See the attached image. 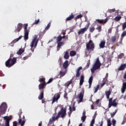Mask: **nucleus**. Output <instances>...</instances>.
<instances>
[{
	"label": "nucleus",
	"mask_w": 126,
	"mask_h": 126,
	"mask_svg": "<svg viewBox=\"0 0 126 126\" xmlns=\"http://www.w3.org/2000/svg\"><path fill=\"white\" fill-rule=\"evenodd\" d=\"M53 81V78H50L49 81H48L47 83H51V82H52Z\"/></svg>",
	"instance_id": "62"
},
{
	"label": "nucleus",
	"mask_w": 126,
	"mask_h": 126,
	"mask_svg": "<svg viewBox=\"0 0 126 126\" xmlns=\"http://www.w3.org/2000/svg\"><path fill=\"white\" fill-rule=\"evenodd\" d=\"M89 26H90V23H88L86 26L85 27L82 29H81L78 32V35L83 34L88 30V28H89Z\"/></svg>",
	"instance_id": "5"
},
{
	"label": "nucleus",
	"mask_w": 126,
	"mask_h": 126,
	"mask_svg": "<svg viewBox=\"0 0 126 126\" xmlns=\"http://www.w3.org/2000/svg\"><path fill=\"white\" fill-rule=\"evenodd\" d=\"M13 64H14V63H5V65L7 67H11Z\"/></svg>",
	"instance_id": "43"
},
{
	"label": "nucleus",
	"mask_w": 126,
	"mask_h": 126,
	"mask_svg": "<svg viewBox=\"0 0 126 126\" xmlns=\"http://www.w3.org/2000/svg\"><path fill=\"white\" fill-rule=\"evenodd\" d=\"M46 85H47V83H46V82H43L42 84H40L38 85L39 90H41V89L46 88Z\"/></svg>",
	"instance_id": "19"
},
{
	"label": "nucleus",
	"mask_w": 126,
	"mask_h": 126,
	"mask_svg": "<svg viewBox=\"0 0 126 126\" xmlns=\"http://www.w3.org/2000/svg\"><path fill=\"white\" fill-rule=\"evenodd\" d=\"M68 65H69V64L63 63V67L64 68H65V69L66 68H67V66H68Z\"/></svg>",
	"instance_id": "51"
},
{
	"label": "nucleus",
	"mask_w": 126,
	"mask_h": 126,
	"mask_svg": "<svg viewBox=\"0 0 126 126\" xmlns=\"http://www.w3.org/2000/svg\"><path fill=\"white\" fill-rule=\"evenodd\" d=\"M84 96V90H82V92H80L79 94L77 95V98L80 99L79 103H81L83 100V97Z\"/></svg>",
	"instance_id": "10"
},
{
	"label": "nucleus",
	"mask_w": 126,
	"mask_h": 126,
	"mask_svg": "<svg viewBox=\"0 0 126 126\" xmlns=\"http://www.w3.org/2000/svg\"><path fill=\"white\" fill-rule=\"evenodd\" d=\"M13 58V59H12ZM17 61L16 58H13V54H11L10 56V58L5 63H15Z\"/></svg>",
	"instance_id": "8"
},
{
	"label": "nucleus",
	"mask_w": 126,
	"mask_h": 126,
	"mask_svg": "<svg viewBox=\"0 0 126 126\" xmlns=\"http://www.w3.org/2000/svg\"><path fill=\"white\" fill-rule=\"evenodd\" d=\"M44 98V90H42L40 93V95L38 97L39 100H42Z\"/></svg>",
	"instance_id": "24"
},
{
	"label": "nucleus",
	"mask_w": 126,
	"mask_h": 126,
	"mask_svg": "<svg viewBox=\"0 0 126 126\" xmlns=\"http://www.w3.org/2000/svg\"><path fill=\"white\" fill-rule=\"evenodd\" d=\"M125 57V54L124 53H121L118 56V59H123Z\"/></svg>",
	"instance_id": "37"
},
{
	"label": "nucleus",
	"mask_w": 126,
	"mask_h": 126,
	"mask_svg": "<svg viewBox=\"0 0 126 126\" xmlns=\"http://www.w3.org/2000/svg\"><path fill=\"white\" fill-rule=\"evenodd\" d=\"M111 94V91H108L105 92V95L106 96L107 99H109L110 98V95Z\"/></svg>",
	"instance_id": "28"
},
{
	"label": "nucleus",
	"mask_w": 126,
	"mask_h": 126,
	"mask_svg": "<svg viewBox=\"0 0 126 126\" xmlns=\"http://www.w3.org/2000/svg\"><path fill=\"white\" fill-rule=\"evenodd\" d=\"M24 52L23 50L22 49H20L18 52H17V55H19V56H21V54Z\"/></svg>",
	"instance_id": "39"
},
{
	"label": "nucleus",
	"mask_w": 126,
	"mask_h": 126,
	"mask_svg": "<svg viewBox=\"0 0 126 126\" xmlns=\"http://www.w3.org/2000/svg\"><path fill=\"white\" fill-rule=\"evenodd\" d=\"M5 126H9V120H6L5 123Z\"/></svg>",
	"instance_id": "49"
},
{
	"label": "nucleus",
	"mask_w": 126,
	"mask_h": 126,
	"mask_svg": "<svg viewBox=\"0 0 126 126\" xmlns=\"http://www.w3.org/2000/svg\"><path fill=\"white\" fill-rule=\"evenodd\" d=\"M28 27V24H25L24 25V39L25 40H28L29 37L28 36L29 35V32H30V30L27 29Z\"/></svg>",
	"instance_id": "4"
},
{
	"label": "nucleus",
	"mask_w": 126,
	"mask_h": 126,
	"mask_svg": "<svg viewBox=\"0 0 126 126\" xmlns=\"http://www.w3.org/2000/svg\"><path fill=\"white\" fill-rule=\"evenodd\" d=\"M40 22V19H38L37 20H35V22L32 24V25L35 24H38Z\"/></svg>",
	"instance_id": "46"
},
{
	"label": "nucleus",
	"mask_w": 126,
	"mask_h": 126,
	"mask_svg": "<svg viewBox=\"0 0 126 126\" xmlns=\"http://www.w3.org/2000/svg\"><path fill=\"white\" fill-rule=\"evenodd\" d=\"M126 67V64H122L118 68V70H125Z\"/></svg>",
	"instance_id": "26"
},
{
	"label": "nucleus",
	"mask_w": 126,
	"mask_h": 126,
	"mask_svg": "<svg viewBox=\"0 0 126 126\" xmlns=\"http://www.w3.org/2000/svg\"><path fill=\"white\" fill-rule=\"evenodd\" d=\"M59 98H61V95L59 94H56L54 97H53V100L52 104H53L56 101H58L59 100Z\"/></svg>",
	"instance_id": "13"
},
{
	"label": "nucleus",
	"mask_w": 126,
	"mask_h": 126,
	"mask_svg": "<svg viewBox=\"0 0 126 126\" xmlns=\"http://www.w3.org/2000/svg\"><path fill=\"white\" fill-rule=\"evenodd\" d=\"M115 11H116V9H112L109 10V12H110V13H112V12H115Z\"/></svg>",
	"instance_id": "56"
},
{
	"label": "nucleus",
	"mask_w": 126,
	"mask_h": 126,
	"mask_svg": "<svg viewBox=\"0 0 126 126\" xmlns=\"http://www.w3.org/2000/svg\"><path fill=\"white\" fill-rule=\"evenodd\" d=\"M105 44H106V42H105V41H101L100 43L99 44V48L100 49H103V48H105Z\"/></svg>",
	"instance_id": "25"
},
{
	"label": "nucleus",
	"mask_w": 126,
	"mask_h": 126,
	"mask_svg": "<svg viewBox=\"0 0 126 126\" xmlns=\"http://www.w3.org/2000/svg\"><path fill=\"white\" fill-rule=\"evenodd\" d=\"M126 28V21L123 23V25L122 26L123 30H125Z\"/></svg>",
	"instance_id": "48"
},
{
	"label": "nucleus",
	"mask_w": 126,
	"mask_h": 126,
	"mask_svg": "<svg viewBox=\"0 0 126 126\" xmlns=\"http://www.w3.org/2000/svg\"><path fill=\"white\" fill-rule=\"evenodd\" d=\"M94 124H95V119H92L91 124L90 126H94Z\"/></svg>",
	"instance_id": "45"
},
{
	"label": "nucleus",
	"mask_w": 126,
	"mask_h": 126,
	"mask_svg": "<svg viewBox=\"0 0 126 126\" xmlns=\"http://www.w3.org/2000/svg\"><path fill=\"white\" fill-rule=\"evenodd\" d=\"M89 30H90V32L91 33H93V32H94V31H95V27H90Z\"/></svg>",
	"instance_id": "35"
},
{
	"label": "nucleus",
	"mask_w": 126,
	"mask_h": 126,
	"mask_svg": "<svg viewBox=\"0 0 126 126\" xmlns=\"http://www.w3.org/2000/svg\"><path fill=\"white\" fill-rule=\"evenodd\" d=\"M4 120H6H6H9V122H10L11 121V120H12V117L8 118V117H7V116H6V117H4Z\"/></svg>",
	"instance_id": "54"
},
{
	"label": "nucleus",
	"mask_w": 126,
	"mask_h": 126,
	"mask_svg": "<svg viewBox=\"0 0 126 126\" xmlns=\"http://www.w3.org/2000/svg\"><path fill=\"white\" fill-rule=\"evenodd\" d=\"M96 21H97V22H98V23H100V24H102V23H103L104 24H105V23H107V22H108V21H109V18H106L104 20V19H96L95 20Z\"/></svg>",
	"instance_id": "15"
},
{
	"label": "nucleus",
	"mask_w": 126,
	"mask_h": 126,
	"mask_svg": "<svg viewBox=\"0 0 126 126\" xmlns=\"http://www.w3.org/2000/svg\"><path fill=\"white\" fill-rule=\"evenodd\" d=\"M63 58H64V59H65V60H68V59H69V54L68 53V52L66 51L65 52Z\"/></svg>",
	"instance_id": "27"
},
{
	"label": "nucleus",
	"mask_w": 126,
	"mask_h": 126,
	"mask_svg": "<svg viewBox=\"0 0 126 126\" xmlns=\"http://www.w3.org/2000/svg\"><path fill=\"white\" fill-rule=\"evenodd\" d=\"M66 74L65 71H63V70H60L59 72V74L58 75V78H62L63 76H64L65 74Z\"/></svg>",
	"instance_id": "16"
},
{
	"label": "nucleus",
	"mask_w": 126,
	"mask_h": 126,
	"mask_svg": "<svg viewBox=\"0 0 126 126\" xmlns=\"http://www.w3.org/2000/svg\"><path fill=\"white\" fill-rule=\"evenodd\" d=\"M7 109V104L5 102H3L0 106V116H2L5 114Z\"/></svg>",
	"instance_id": "2"
},
{
	"label": "nucleus",
	"mask_w": 126,
	"mask_h": 126,
	"mask_svg": "<svg viewBox=\"0 0 126 126\" xmlns=\"http://www.w3.org/2000/svg\"><path fill=\"white\" fill-rule=\"evenodd\" d=\"M74 18V15H73V13H71L70 15L67 17L65 21V23L67 22V21H69V20H71L72 19H73Z\"/></svg>",
	"instance_id": "20"
},
{
	"label": "nucleus",
	"mask_w": 126,
	"mask_h": 126,
	"mask_svg": "<svg viewBox=\"0 0 126 126\" xmlns=\"http://www.w3.org/2000/svg\"><path fill=\"white\" fill-rule=\"evenodd\" d=\"M81 69H82V67L80 66L78 68V69H77V71H80V70H81Z\"/></svg>",
	"instance_id": "63"
},
{
	"label": "nucleus",
	"mask_w": 126,
	"mask_h": 126,
	"mask_svg": "<svg viewBox=\"0 0 126 126\" xmlns=\"http://www.w3.org/2000/svg\"><path fill=\"white\" fill-rule=\"evenodd\" d=\"M95 49V44L93 42L92 40H90L89 42L86 44V50L88 52H91L94 51Z\"/></svg>",
	"instance_id": "1"
},
{
	"label": "nucleus",
	"mask_w": 126,
	"mask_h": 126,
	"mask_svg": "<svg viewBox=\"0 0 126 126\" xmlns=\"http://www.w3.org/2000/svg\"><path fill=\"white\" fill-rule=\"evenodd\" d=\"M84 75H81L80 77V83L79 84L80 85V86H81V85H83V83L84 82Z\"/></svg>",
	"instance_id": "23"
},
{
	"label": "nucleus",
	"mask_w": 126,
	"mask_h": 126,
	"mask_svg": "<svg viewBox=\"0 0 126 126\" xmlns=\"http://www.w3.org/2000/svg\"><path fill=\"white\" fill-rule=\"evenodd\" d=\"M82 15H81V14H80V15H78V16H77L75 18V20H77V19H79V18H81V17H82Z\"/></svg>",
	"instance_id": "42"
},
{
	"label": "nucleus",
	"mask_w": 126,
	"mask_h": 126,
	"mask_svg": "<svg viewBox=\"0 0 126 126\" xmlns=\"http://www.w3.org/2000/svg\"><path fill=\"white\" fill-rule=\"evenodd\" d=\"M117 101V98H115L113 100V97L110 98L109 99V103H108V108L110 109L112 106L113 107H117L118 103V102H116Z\"/></svg>",
	"instance_id": "3"
},
{
	"label": "nucleus",
	"mask_w": 126,
	"mask_h": 126,
	"mask_svg": "<svg viewBox=\"0 0 126 126\" xmlns=\"http://www.w3.org/2000/svg\"><path fill=\"white\" fill-rule=\"evenodd\" d=\"M61 118H64L65 117V116L66 115V108H65L63 109V108H62L61 111L58 112V114L57 115V116H59V119L60 118V117H61Z\"/></svg>",
	"instance_id": "7"
},
{
	"label": "nucleus",
	"mask_w": 126,
	"mask_h": 126,
	"mask_svg": "<svg viewBox=\"0 0 126 126\" xmlns=\"http://www.w3.org/2000/svg\"><path fill=\"white\" fill-rule=\"evenodd\" d=\"M45 78H40V79L39 80V82H46L45 81Z\"/></svg>",
	"instance_id": "53"
},
{
	"label": "nucleus",
	"mask_w": 126,
	"mask_h": 126,
	"mask_svg": "<svg viewBox=\"0 0 126 126\" xmlns=\"http://www.w3.org/2000/svg\"><path fill=\"white\" fill-rule=\"evenodd\" d=\"M93 81V76H91L89 79V85H86V87H88V89H90V88H91V86H92V82Z\"/></svg>",
	"instance_id": "14"
},
{
	"label": "nucleus",
	"mask_w": 126,
	"mask_h": 126,
	"mask_svg": "<svg viewBox=\"0 0 126 126\" xmlns=\"http://www.w3.org/2000/svg\"><path fill=\"white\" fill-rule=\"evenodd\" d=\"M122 19V16L120 15H119L118 16H116L114 19V20H115V21H116L117 22H118V21H120V20H121Z\"/></svg>",
	"instance_id": "29"
},
{
	"label": "nucleus",
	"mask_w": 126,
	"mask_h": 126,
	"mask_svg": "<svg viewBox=\"0 0 126 126\" xmlns=\"http://www.w3.org/2000/svg\"><path fill=\"white\" fill-rule=\"evenodd\" d=\"M101 29H102V27L101 26H99L96 28V30H98V32H100L102 30H101Z\"/></svg>",
	"instance_id": "52"
},
{
	"label": "nucleus",
	"mask_w": 126,
	"mask_h": 126,
	"mask_svg": "<svg viewBox=\"0 0 126 126\" xmlns=\"http://www.w3.org/2000/svg\"><path fill=\"white\" fill-rule=\"evenodd\" d=\"M125 36H126V31L123 32L121 34V37H122V38H124V37H125Z\"/></svg>",
	"instance_id": "50"
},
{
	"label": "nucleus",
	"mask_w": 126,
	"mask_h": 126,
	"mask_svg": "<svg viewBox=\"0 0 126 126\" xmlns=\"http://www.w3.org/2000/svg\"><path fill=\"white\" fill-rule=\"evenodd\" d=\"M64 98H65V99H67L68 97H67V93H65L63 95Z\"/></svg>",
	"instance_id": "58"
},
{
	"label": "nucleus",
	"mask_w": 126,
	"mask_h": 126,
	"mask_svg": "<svg viewBox=\"0 0 126 126\" xmlns=\"http://www.w3.org/2000/svg\"><path fill=\"white\" fill-rule=\"evenodd\" d=\"M112 123L113 126H116V125L117 124V121H116L115 119H113L112 120Z\"/></svg>",
	"instance_id": "40"
},
{
	"label": "nucleus",
	"mask_w": 126,
	"mask_h": 126,
	"mask_svg": "<svg viewBox=\"0 0 126 126\" xmlns=\"http://www.w3.org/2000/svg\"><path fill=\"white\" fill-rule=\"evenodd\" d=\"M117 40V37L116 36H113L111 37V41L112 43H115Z\"/></svg>",
	"instance_id": "34"
},
{
	"label": "nucleus",
	"mask_w": 126,
	"mask_h": 126,
	"mask_svg": "<svg viewBox=\"0 0 126 126\" xmlns=\"http://www.w3.org/2000/svg\"><path fill=\"white\" fill-rule=\"evenodd\" d=\"M51 27V22L49 23V24L47 25V27L45 28V30H49L50 29V28Z\"/></svg>",
	"instance_id": "38"
},
{
	"label": "nucleus",
	"mask_w": 126,
	"mask_h": 126,
	"mask_svg": "<svg viewBox=\"0 0 126 126\" xmlns=\"http://www.w3.org/2000/svg\"><path fill=\"white\" fill-rule=\"evenodd\" d=\"M62 35H59L57 38V43H59L60 42H61V41H62Z\"/></svg>",
	"instance_id": "33"
},
{
	"label": "nucleus",
	"mask_w": 126,
	"mask_h": 126,
	"mask_svg": "<svg viewBox=\"0 0 126 126\" xmlns=\"http://www.w3.org/2000/svg\"><path fill=\"white\" fill-rule=\"evenodd\" d=\"M38 42H39V39H37V37H34L32 40V42H31V48H33V47H34V48H36V47H37V45H38Z\"/></svg>",
	"instance_id": "11"
},
{
	"label": "nucleus",
	"mask_w": 126,
	"mask_h": 126,
	"mask_svg": "<svg viewBox=\"0 0 126 126\" xmlns=\"http://www.w3.org/2000/svg\"><path fill=\"white\" fill-rule=\"evenodd\" d=\"M23 25L21 23H19L17 25V28L15 31V32H20L21 29H22Z\"/></svg>",
	"instance_id": "18"
},
{
	"label": "nucleus",
	"mask_w": 126,
	"mask_h": 126,
	"mask_svg": "<svg viewBox=\"0 0 126 126\" xmlns=\"http://www.w3.org/2000/svg\"><path fill=\"white\" fill-rule=\"evenodd\" d=\"M101 65H102L101 63H94V65H93V67L91 68L92 73H94L97 69H99L100 67H101Z\"/></svg>",
	"instance_id": "6"
},
{
	"label": "nucleus",
	"mask_w": 126,
	"mask_h": 126,
	"mask_svg": "<svg viewBox=\"0 0 126 126\" xmlns=\"http://www.w3.org/2000/svg\"><path fill=\"white\" fill-rule=\"evenodd\" d=\"M107 126H112V123H111V120L109 119L107 121Z\"/></svg>",
	"instance_id": "47"
},
{
	"label": "nucleus",
	"mask_w": 126,
	"mask_h": 126,
	"mask_svg": "<svg viewBox=\"0 0 126 126\" xmlns=\"http://www.w3.org/2000/svg\"><path fill=\"white\" fill-rule=\"evenodd\" d=\"M81 120L83 122V123H84L85 122V120H86V115H84L81 117Z\"/></svg>",
	"instance_id": "44"
},
{
	"label": "nucleus",
	"mask_w": 126,
	"mask_h": 126,
	"mask_svg": "<svg viewBox=\"0 0 126 126\" xmlns=\"http://www.w3.org/2000/svg\"><path fill=\"white\" fill-rule=\"evenodd\" d=\"M58 62H59V63H63V60L61 58L59 59V60L58 61Z\"/></svg>",
	"instance_id": "60"
},
{
	"label": "nucleus",
	"mask_w": 126,
	"mask_h": 126,
	"mask_svg": "<svg viewBox=\"0 0 126 126\" xmlns=\"http://www.w3.org/2000/svg\"><path fill=\"white\" fill-rule=\"evenodd\" d=\"M94 63H101L100 60H99V58H97Z\"/></svg>",
	"instance_id": "55"
},
{
	"label": "nucleus",
	"mask_w": 126,
	"mask_h": 126,
	"mask_svg": "<svg viewBox=\"0 0 126 126\" xmlns=\"http://www.w3.org/2000/svg\"><path fill=\"white\" fill-rule=\"evenodd\" d=\"M72 83V81L70 80L64 84V86H65V87H67V88H68V86H69V85H70V84H71Z\"/></svg>",
	"instance_id": "30"
},
{
	"label": "nucleus",
	"mask_w": 126,
	"mask_h": 126,
	"mask_svg": "<svg viewBox=\"0 0 126 126\" xmlns=\"http://www.w3.org/2000/svg\"><path fill=\"white\" fill-rule=\"evenodd\" d=\"M109 76V74L108 73H107L106 74V76H105V78H106V81H108V77Z\"/></svg>",
	"instance_id": "61"
},
{
	"label": "nucleus",
	"mask_w": 126,
	"mask_h": 126,
	"mask_svg": "<svg viewBox=\"0 0 126 126\" xmlns=\"http://www.w3.org/2000/svg\"><path fill=\"white\" fill-rule=\"evenodd\" d=\"M57 51H60V48H61V47H63V46L64 45V43L62 41L57 42Z\"/></svg>",
	"instance_id": "21"
},
{
	"label": "nucleus",
	"mask_w": 126,
	"mask_h": 126,
	"mask_svg": "<svg viewBox=\"0 0 126 126\" xmlns=\"http://www.w3.org/2000/svg\"><path fill=\"white\" fill-rule=\"evenodd\" d=\"M79 76H80V72L79 71L76 70L75 77L76 78H78V77H79Z\"/></svg>",
	"instance_id": "41"
},
{
	"label": "nucleus",
	"mask_w": 126,
	"mask_h": 126,
	"mask_svg": "<svg viewBox=\"0 0 126 126\" xmlns=\"http://www.w3.org/2000/svg\"><path fill=\"white\" fill-rule=\"evenodd\" d=\"M117 112H118V109H116L114 112H113V113H110L111 117V118L114 117L115 116V115L117 114Z\"/></svg>",
	"instance_id": "36"
},
{
	"label": "nucleus",
	"mask_w": 126,
	"mask_h": 126,
	"mask_svg": "<svg viewBox=\"0 0 126 126\" xmlns=\"http://www.w3.org/2000/svg\"><path fill=\"white\" fill-rule=\"evenodd\" d=\"M21 115H22V110H20V112L18 113V116L19 117V119H18V124H21V126H24L25 125V120H23L22 121Z\"/></svg>",
	"instance_id": "9"
},
{
	"label": "nucleus",
	"mask_w": 126,
	"mask_h": 126,
	"mask_svg": "<svg viewBox=\"0 0 126 126\" xmlns=\"http://www.w3.org/2000/svg\"><path fill=\"white\" fill-rule=\"evenodd\" d=\"M99 88H100V85H97L96 86V87H94V93H97V92L98 91V90H99Z\"/></svg>",
	"instance_id": "31"
},
{
	"label": "nucleus",
	"mask_w": 126,
	"mask_h": 126,
	"mask_svg": "<svg viewBox=\"0 0 126 126\" xmlns=\"http://www.w3.org/2000/svg\"><path fill=\"white\" fill-rule=\"evenodd\" d=\"M99 102H100V99H98L95 101L96 105H98V104H99Z\"/></svg>",
	"instance_id": "64"
},
{
	"label": "nucleus",
	"mask_w": 126,
	"mask_h": 126,
	"mask_svg": "<svg viewBox=\"0 0 126 126\" xmlns=\"http://www.w3.org/2000/svg\"><path fill=\"white\" fill-rule=\"evenodd\" d=\"M59 115L57 116L56 117L55 116H53L50 120L48 124V126H50V125H52V124H54L55 122H56V120H59Z\"/></svg>",
	"instance_id": "12"
},
{
	"label": "nucleus",
	"mask_w": 126,
	"mask_h": 126,
	"mask_svg": "<svg viewBox=\"0 0 126 126\" xmlns=\"http://www.w3.org/2000/svg\"><path fill=\"white\" fill-rule=\"evenodd\" d=\"M18 123L17 122L15 121L13 122V126H17Z\"/></svg>",
	"instance_id": "59"
},
{
	"label": "nucleus",
	"mask_w": 126,
	"mask_h": 126,
	"mask_svg": "<svg viewBox=\"0 0 126 126\" xmlns=\"http://www.w3.org/2000/svg\"><path fill=\"white\" fill-rule=\"evenodd\" d=\"M126 82H124L123 83L122 87L121 88L122 93L123 94L125 93V92L126 91Z\"/></svg>",
	"instance_id": "22"
},
{
	"label": "nucleus",
	"mask_w": 126,
	"mask_h": 126,
	"mask_svg": "<svg viewBox=\"0 0 126 126\" xmlns=\"http://www.w3.org/2000/svg\"><path fill=\"white\" fill-rule=\"evenodd\" d=\"M76 55V52L74 51H71L70 52V56L71 57H74V56Z\"/></svg>",
	"instance_id": "32"
},
{
	"label": "nucleus",
	"mask_w": 126,
	"mask_h": 126,
	"mask_svg": "<svg viewBox=\"0 0 126 126\" xmlns=\"http://www.w3.org/2000/svg\"><path fill=\"white\" fill-rule=\"evenodd\" d=\"M105 84H106V81H104L101 84L100 87L102 88L103 86H104Z\"/></svg>",
	"instance_id": "57"
},
{
	"label": "nucleus",
	"mask_w": 126,
	"mask_h": 126,
	"mask_svg": "<svg viewBox=\"0 0 126 126\" xmlns=\"http://www.w3.org/2000/svg\"><path fill=\"white\" fill-rule=\"evenodd\" d=\"M22 38V36H20L18 38H16L14 40H13L10 43V45L12 46V47H13V45L15 44L17 42H18L19 40H20Z\"/></svg>",
	"instance_id": "17"
}]
</instances>
